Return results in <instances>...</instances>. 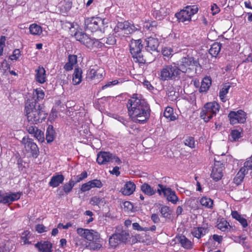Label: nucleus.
<instances>
[{
	"label": "nucleus",
	"mask_w": 252,
	"mask_h": 252,
	"mask_svg": "<svg viewBox=\"0 0 252 252\" xmlns=\"http://www.w3.org/2000/svg\"><path fill=\"white\" fill-rule=\"evenodd\" d=\"M128 115L136 123L144 124L149 119L151 110L148 103L141 98L140 95L134 94L127 104Z\"/></svg>",
	"instance_id": "nucleus-1"
},
{
	"label": "nucleus",
	"mask_w": 252,
	"mask_h": 252,
	"mask_svg": "<svg viewBox=\"0 0 252 252\" xmlns=\"http://www.w3.org/2000/svg\"><path fill=\"white\" fill-rule=\"evenodd\" d=\"M24 113L28 122L37 124L44 120L47 113L43 106L34 99H28L25 103Z\"/></svg>",
	"instance_id": "nucleus-2"
},
{
	"label": "nucleus",
	"mask_w": 252,
	"mask_h": 252,
	"mask_svg": "<svg viewBox=\"0 0 252 252\" xmlns=\"http://www.w3.org/2000/svg\"><path fill=\"white\" fill-rule=\"evenodd\" d=\"M129 48L134 62L144 64L150 63L154 60L153 56L151 53L141 51L143 45L140 39H132L129 44Z\"/></svg>",
	"instance_id": "nucleus-3"
},
{
	"label": "nucleus",
	"mask_w": 252,
	"mask_h": 252,
	"mask_svg": "<svg viewBox=\"0 0 252 252\" xmlns=\"http://www.w3.org/2000/svg\"><path fill=\"white\" fill-rule=\"evenodd\" d=\"M179 67L175 63L164 65L160 70L159 78L161 81L179 80L181 75Z\"/></svg>",
	"instance_id": "nucleus-4"
},
{
	"label": "nucleus",
	"mask_w": 252,
	"mask_h": 252,
	"mask_svg": "<svg viewBox=\"0 0 252 252\" xmlns=\"http://www.w3.org/2000/svg\"><path fill=\"white\" fill-rule=\"evenodd\" d=\"M220 108V105L217 102H208L203 107L200 114V117L205 122H207L216 116L219 111Z\"/></svg>",
	"instance_id": "nucleus-5"
},
{
	"label": "nucleus",
	"mask_w": 252,
	"mask_h": 252,
	"mask_svg": "<svg viewBox=\"0 0 252 252\" xmlns=\"http://www.w3.org/2000/svg\"><path fill=\"white\" fill-rule=\"evenodd\" d=\"M198 11L196 5H188L175 14L176 17L180 22H189L191 20V17Z\"/></svg>",
	"instance_id": "nucleus-6"
},
{
	"label": "nucleus",
	"mask_w": 252,
	"mask_h": 252,
	"mask_svg": "<svg viewBox=\"0 0 252 252\" xmlns=\"http://www.w3.org/2000/svg\"><path fill=\"white\" fill-rule=\"evenodd\" d=\"M77 40L79 41L88 48L93 46L96 47H102V44L98 40L92 39L87 34L81 32H77L74 34Z\"/></svg>",
	"instance_id": "nucleus-7"
},
{
	"label": "nucleus",
	"mask_w": 252,
	"mask_h": 252,
	"mask_svg": "<svg viewBox=\"0 0 252 252\" xmlns=\"http://www.w3.org/2000/svg\"><path fill=\"white\" fill-rule=\"evenodd\" d=\"M198 66H200L199 62L197 60H194L193 57L188 56L181 59L180 63L178 66L181 73L189 72L191 67Z\"/></svg>",
	"instance_id": "nucleus-8"
},
{
	"label": "nucleus",
	"mask_w": 252,
	"mask_h": 252,
	"mask_svg": "<svg viewBox=\"0 0 252 252\" xmlns=\"http://www.w3.org/2000/svg\"><path fill=\"white\" fill-rule=\"evenodd\" d=\"M97 162L99 164H105L108 162L120 164L122 162L116 155L107 152H100L97 154Z\"/></svg>",
	"instance_id": "nucleus-9"
},
{
	"label": "nucleus",
	"mask_w": 252,
	"mask_h": 252,
	"mask_svg": "<svg viewBox=\"0 0 252 252\" xmlns=\"http://www.w3.org/2000/svg\"><path fill=\"white\" fill-rule=\"evenodd\" d=\"M76 231L80 236L89 241H97L100 238L99 233L93 229L78 228Z\"/></svg>",
	"instance_id": "nucleus-10"
},
{
	"label": "nucleus",
	"mask_w": 252,
	"mask_h": 252,
	"mask_svg": "<svg viewBox=\"0 0 252 252\" xmlns=\"http://www.w3.org/2000/svg\"><path fill=\"white\" fill-rule=\"evenodd\" d=\"M21 196V192H3L0 191V203L9 205L18 200Z\"/></svg>",
	"instance_id": "nucleus-11"
},
{
	"label": "nucleus",
	"mask_w": 252,
	"mask_h": 252,
	"mask_svg": "<svg viewBox=\"0 0 252 252\" xmlns=\"http://www.w3.org/2000/svg\"><path fill=\"white\" fill-rule=\"evenodd\" d=\"M86 28L92 32L100 29L103 25V20L99 17H92L85 21Z\"/></svg>",
	"instance_id": "nucleus-12"
},
{
	"label": "nucleus",
	"mask_w": 252,
	"mask_h": 252,
	"mask_svg": "<svg viewBox=\"0 0 252 252\" xmlns=\"http://www.w3.org/2000/svg\"><path fill=\"white\" fill-rule=\"evenodd\" d=\"M104 71L102 68H98L97 67H90L87 75L86 78L89 80H94L98 82L103 77Z\"/></svg>",
	"instance_id": "nucleus-13"
},
{
	"label": "nucleus",
	"mask_w": 252,
	"mask_h": 252,
	"mask_svg": "<svg viewBox=\"0 0 252 252\" xmlns=\"http://www.w3.org/2000/svg\"><path fill=\"white\" fill-rule=\"evenodd\" d=\"M230 122L232 125L244 123L246 120V113L242 110L237 112L231 111L228 114Z\"/></svg>",
	"instance_id": "nucleus-14"
},
{
	"label": "nucleus",
	"mask_w": 252,
	"mask_h": 252,
	"mask_svg": "<svg viewBox=\"0 0 252 252\" xmlns=\"http://www.w3.org/2000/svg\"><path fill=\"white\" fill-rule=\"evenodd\" d=\"M22 143L25 146L26 150L32 154L33 156H36L38 151L36 144L31 139L24 137L22 139Z\"/></svg>",
	"instance_id": "nucleus-15"
},
{
	"label": "nucleus",
	"mask_w": 252,
	"mask_h": 252,
	"mask_svg": "<svg viewBox=\"0 0 252 252\" xmlns=\"http://www.w3.org/2000/svg\"><path fill=\"white\" fill-rule=\"evenodd\" d=\"M146 49L147 50L146 52L150 53V52L151 51H157L159 46V42L157 38L153 37H148L146 39Z\"/></svg>",
	"instance_id": "nucleus-16"
},
{
	"label": "nucleus",
	"mask_w": 252,
	"mask_h": 252,
	"mask_svg": "<svg viewBox=\"0 0 252 252\" xmlns=\"http://www.w3.org/2000/svg\"><path fill=\"white\" fill-rule=\"evenodd\" d=\"M176 239L181 246L186 250H191L193 248V244L190 240L184 235L177 236Z\"/></svg>",
	"instance_id": "nucleus-17"
},
{
	"label": "nucleus",
	"mask_w": 252,
	"mask_h": 252,
	"mask_svg": "<svg viewBox=\"0 0 252 252\" xmlns=\"http://www.w3.org/2000/svg\"><path fill=\"white\" fill-rule=\"evenodd\" d=\"M118 28L124 32L125 34H130L133 32L137 29L135 26L130 24L127 21L124 22H119Z\"/></svg>",
	"instance_id": "nucleus-18"
},
{
	"label": "nucleus",
	"mask_w": 252,
	"mask_h": 252,
	"mask_svg": "<svg viewBox=\"0 0 252 252\" xmlns=\"http://www.w3.org/2000/svg\"><path fill=\"white\" fill-rule=\"evenodd\" d=\"M220 163L218 162L216 163L212 169L211 176L215 181L220 180L223 176L222 168L220 167Z\"/></svg>",
	"instance_id": "nucleus-19"
},
{
	"label": "nucleus",
	"mask_w": 252,
	"mask_h": 252,
	"mask_svg": "<svg viewBox=\"0 0 252 252\" xmlns=\"http://www.w3.org/2000/svg\"><path fill=\"white\" fill-rule=\"evenodd\" d=\"M40 252H52V244L49 241H41L35 244Z\"/></svg>",
	"instance_id": "nucleus-20"
},
{
	"label": "nucleus",
	"mask_w": 252,
	"mask_h": 252,
	"mask_svg": "<svg viewBox=\"0 0 252 252\" xmlns=\"http://www.w3.org/2000/svg\"><path fill=\"white\" fill-rule=\"evenodd\" d=\"M164 196L166 197L167 200L175 204L179 200L178 197L176 195L175 191L169 188L164 190Z\"/></svg>",
	"instance_id": "nucleus-21"
},
{
	"label": "nucleus",
	"mask_w": 252,
	"mask_h": 252,
	"mask_svg": "<svg viewBox=\"0 0 252 252\" xmlns=\"http://www.w3.org/2000/svg\"><path fill=\"white\" fill-rule=\"evenodd\" d=\"M35 79L37 82L43 84L46 81V71L43 67L38 66L35 70Z\"/></svg>",
	"instance_id": "nucleus-22"
},
{
	"label": "nucleus",
	"mask_w": 252,
	"mask_h": 252,
	"mask_svg": "<svg viewBox=\"0 0 252 252\" xmlns=\"http://www.w3.org/2000/svg\"><path fill=\"white\" fill-rule=\"evenodd\" d=\"M135 189V184L131 182H128L125 184L124 187L122 189L121 191L123 194L129 195L133 192Z\"/></svg>",
	"instance_id": "nucleus-23"
},
{
	"label": "nucleus",
	"mask_w": 252,
	"mask_h": 252,
	"mask_svg": "<svg viewBox=\"0 0 252 252\" xmlns=\"http://www.w3.org/2000/svg\"><path fill=\"white\" fill-rule=\"evenodd\" d=\"M63 180L64 177L62 174H58L53 176L49 182V185L53 188L57 187L59 186L60 184H62Z\"/></svg>",
	"instance_id": "nucleus-24"
},
{
	"label": "nucleus",
	"mask_w": 252,
	"mask_h": 252,
	"mask_svg": "<svg viewBox=\"0 0 252 252\" xmlns=\"http://www.w3.org/2000/svg\"><path fill=\"white\" fill-rule=\"evenodd\" d=\"M209 231L208 229L205 227H199L194 228L191 233L193 236L198 239L205 235Z\"/></svg>",
	"instance_id": "nucleus-25"
},
{
	"label": "nucleus",
	"mask_w": 252,
	"mask_h": 252,
	"mask_svg": "<svg viewBox=\"0 0 252 252\" xmlns=\"http://www.w3.org/2000/svg\"><path fill=\"white\" fill-rule=\"evenodd\" d=\"M212 81L210 77H206L202 81L199 91L200 92H206L211 85Z\"/></svg>",
	"instance_id": "nucleus-26"
},
{
	"label": "nucleus",
	"mask_w": 252,
	"mask_h": 252,
	"mask_svg": "<svg viewBox=\"0 0 252 252\" xmlns=\"http://www.w3.org/2000/svg\"><path fill=\"white\" fill-rule=\"evenodd\" d=\"M231 215L232 218L238 221L244 227H246L248 226V223L246 219L239 214L237 211H232Z\"/></svg>",
	"instance_id": "nucleus-27"
},
{
	"label": "nucleus",
	"mask_w": 252,
	"mask_h": 252,
	"mask_svg": "<svg viewBox=\"0 0 252 252\" xmlns=\"http://www.w3.org/2000/svg\"><path fill=\"white\" fill-rule=\"evenodd\" d=\"M221 44L218 42L213 43L209 49V53L212 57H216L220 52Z\"/></svg>",
	"instance_id": "nucleus-28"
},
{
	"label": "nucleus",
	"mask_w": 252,
	"mask_h": 252,
	"mask_svg": "<svg viewBox=\"0 0 252 252\" xmlns=\"http://www.w3.org/2000/svg\"><path fill=\"white\" fill-rule=\"evenodd\" d=\"M82 70L79 68H76L73 74L72 81L74 85L79 84L82 81Z\"/></svg>",
	"instance_id": "nucleus-29"
},
{
	"label": "nucleus",
	"mask_w": 252,
	"mask_h": 252,
	"mask_svg": "<svg viewBox=\"0 0 252 252\" xmlns=\"http://www.w3.org/2000/svg\"><path fill=\"white\" fill-rule=\"evenodd\" d=\"M141 189L145 194L149 196H152L156 192V190L147 183H144L141 186Z\"/></svg>",
	"instance_id": "nucleus-30"
},
{
	"label": "nucleus",
	"mask_w": 252,
	"mask_h": 252,
	"mask_svg": "<svg viewBox=\"0 0 252 252\" xmlns=\"http://www.w3.org/2000/svg\"><path fill=\"white\" fill-rule=\"evenodd\" d=\"M247 173V171H246L244 168H241L234 179V183L237 185H239L243 181L245 175Z\"/></svg>",
	"instance_id": "nucleus-31"
},
{
	"label": "nucleus",
	"mask_w": 252,
	"mask_h": 252,
	"mask_svg": "<svg viewBox=\"0 0 252 252\" xmlns=\"http://www.w3.org/2000/svg\"><path fill=\"white\" fill-rule=\"evenodd\" d=\"M55 131L52 126H49L46 133V139L48 143L52 142L55 138Z\"/></svg>",
	"instance_id": "nucleus-32"
},
{
	"label": "nucleus",
	"mask_w": 252,
	"mask_h": 252,
	"mask_svg": "<svg viewBox=\"0 0 252 252\" xmlns=\"http://www.w3.org/2000/svg\"><path fill=\"white\" fill-rule=\"evenodd\" d=\"M163 116L170 121H174L177 119V116L173 113V109L170 107H167L163 113Z\"/></svg>",
	"instance_id": "nucleus-33"
},
{
	"label": "nucleus",
	"mask_w": 252,
	"mask_h": 252,
	"mask_svg": "<svg viewBox=\"0 0 252 252\" xmlns=\"http://www.w3.org/2000/svg\"><path fill=\"white\" fill-rule=\"evenodd\" d=\"M200 204L205 208L211 209L213 206V200L210 198L203 196L200 200Z\"/></svg>",
	"instance_id": "nucleus-34"
},
{
	"label": "nucleus",
	"mask_w": 252,
	"mask_h": 252,
	"mask_svg": "<svg viewBox=\"0 0 252 252\" xmlns=\"http://www.w3.org/2000/svg\"><path fill=\"white\" fill-rule=\"evenodd\" d=\"M230 85L228 84H224L220 89L219 93V96L222 102H225V95L228 93Z\"/></svg>",
	"instance_id": "nucleus-35"
},
{
	"label": "nucleus",
	"mask_w": 252,
	"mask_h": 252,
	"mask_svg": "<svg viewBox=\"0 0 252 252\" xmlns=\"http://www.w3.org/2000/svg\"><path fill=\"white\" fill-rule=\"evenodd\" d=\"M115 234L120 239L121 243H126L129 238V234L126 230H122L120 233H116Z\"/></svg>",
	"instance_id": "nucleus-36"
},
{
	"label": "nucleus",
	"mask_w": 252,
	"mask_h": 252,
	"mask_svg": "<svg viewBox=\"0 0 252 252\" xmlns=\"http://www.w3.org/2000/svg\"><path fill=\"white\" fill-rule=\"evenodd\" d=\"M44 97V93L42 90L40 89H37L33 91L32 94V97L31 99H34L36 100L37 103L38 101L42 99Z\"/></svg>",
	"instance_id": "nucleus-37"
},
{
	"label": "nucleus",
	"mask_w": 252,
	"mask_h": 252,
	"mask_svg": "<svg viewBox=\"0 0 252 252\" xmlns=\"http://www.w3.org/2000/svg\"><path fill=\"white\" fill-rule=\"evenodd\" d=\"M158 23L155 21H146L144 23L143 27L148 30L151 31H155L157 28Z\"/></svg>",
	"instance_id": "nucleus-38"
},
{
	"label": "nucleus",
	"mask_w": 252,
	"mask_h": 252,
	"mask_svg": "<svg viewBox=\"0 0 252 252\" xmlns=\"http://www.w3.org/2000/svg\"><path fill=\"white\" fill-rule=\"evenodd\" d=\"M90 204L92 205H104L105 204V200L104 198H101L96 196H94L91 198L90 201Z\"/></svg>",
	"instance_id": "nucleus-39"
},
{
	"label": "nucleus",
	"mask_w": 252,
	"mask_h": 252,
	"mask_svg": "<svg viewBox=\"0 0 252 252\" xmlns=\"http://www.w3.org/2000/svg\"><path fill=\"white\" fill-rule=\"evenodd\" d=\"M30 33L33 35H39L42 32V29L37 24H32L29 28Z\"/></svg>",
	"instance_id": "nucleus-40"
},
{
	"label": "nucleus",
	"mask_w": 252,
	"mask_h": 252,
	"mask_svg": "<svg viewBox=\"0 0 252 252\" xmlns=\"http://www.w3.org/2000/svg\"><path fill=\"white\" fill-rule=\"evenodd\" d=\"M109 242L110 246L112 248H116L119 244L121 243L120 239L115 234L110 237Z\"/></svg>",
	"instance_id": "nucleus-41"
},
{
	"label": "nucleus",
	"mask_w": 252,
	"mask_h": 252,
	"mask_svg": "<svg viewBox=\"0 0 252 252\" xmlns=\"http://www.w3.org/2000/svg\"><path fill=\"white\" fill-rule=\"evenodd\" d=\"M75 184L76 183L74 182V180L71 179L68 183H67L64 185L63 187V191L66 193H69L71 191Z\"/></svg>",
	"instance_id": "nucleus-42"
},
{
	"label": "nucleus",
	"mask_w": 252,
	"mask_h": 252,
	"mask_svg": "<svg viewBox=\"0 0 252 252\" xmlns=\"http://www.w3.org/2000/svg\"><path fill=\"white\" fill-rule=\"evenodd\" d=\"M102 41H100L101 43H103V44H102V45H104V42L107 44V45H114L115 43H116V39L115 38V37L111 35H110L108 36V37H107L106 39H101Z\"/></svg>",
	"instance_id": "nucleus-43"
},
{
	"label": "nucleus",
	"mask_w": 252,
	"mask_h": 252,
	"mask_svg": "<svg viewBox=\"0 0 252 252\" xmlns=\"http://www.w3.org/2000/svg\"><path fill=\"white\" fill-rule=\"evenodd\" d=\"M100 244L96 242H90L87 245L86 248L90 250H98L101 248Z\"/></svg>",
	"instance_id": "nucleus-44"
},
{
	"label": "nucleus",
	"mask_w": 252,
	"mask_h": 252,
	"mask_svg": "<svg viewBox=\"0 0 252 252\" xmlns=\"http://www.w3.org/2000/svg\"><path fill=\"white\" fill-rule=\"evenodd\" d=\"M229 225V223L227 222L226 220H223L222 221H220L217 224V227L220 230L222 231H225L227 228L228 226Z\"/></svg>",
	"instance_id": "nucleus-45"
},
{
	"label": "nucleus",
	"mask_w": 252,
	"mask_h": 252,
	"mask_svg": "<svg viewBox=\"0 0 252 252\" xmlns=\"http://www.w3.org/2000/svg\"><path fill=\"white\" fill-rule=\"evenodd\" d=\"M185 145L190 147V148H194L195 147V143L194 138L191 136L188 137L184 141Z\"/></svg>",
	"instance_id": "nucleus-46"
},
{
	"label": "nucleus",
	"mask_w": 252,
	"mask_h": 252,
	"mask_svg": "<svg viewBox=\"0 0 252 252\" xmlns=\"http://www.w3.org/2000/svg\"><path fill=\"white\" fill-rule=\"evenodd\" d=\"M11 246L12 244L10 242H6L0 247V252H10V249Z\"/></svg>",
	"instance_id": "nucleus-47"
},
{
	"label": "nucleus",
	"mask_w": 252,
	"mask_h": 252,
	"mask_svg": "<svg viewBox=\"0 0 252 252\" xmlns=\"http://www.w3.org/2000/svg\"><path fill=\"white\" fill-rule=\"evenodd\" d=\"M242 167L247 172L249 170H252V156L244 163V166Z\"/></svg>",
	"instance_id": "nucleus-48"
},
{
	"label": "nucleus",
	"mask_w": 252,
	"mask_h": 252,
	"mask_svg": "<svg viewBox=\"0 0 252 252\" xmlns=\"http://www.w3.org/2000/svg\"><path fill=\"white\" fill-rule=\"evenodd\" d=\"M87 176H88L87 172L85 171H83L81 174H80L76 177H74V179H73L74 180V182H75V183H77L78 182H80L84 179L87 178Z\"/></svg>",
	"instance_id": "nucleus-49"
},
{
	"label": "nucleus",
	"mask_w": 252,
	"mask_h": 252,
	"mask_svg": "<svg viewBox=\"0 0 252 252\" xmlns=\"http://www.w3.org/2000/svg\"><path fill=\"white\" fill-rule=\"evenodd\" d=\"M30 232L28 230L24 231L21 235V238L23 241L24 244H29V242L28 241L30 238Z\"/></svg>",
	"instance_id": "nucleus-50"
},
{
	"label": "nucleus",
	"mask_w": 252,
	"mask_h": 252,
	"mask_svg": "<svg viewBox=\"0 0 252 252\" xmlns=\"http://www.w3.org/2000/svg\"><path fill=\"white\" fill-rule=\"evenodd\" d=\"M33 136L35 137L39 141L42 142L44 140V133L40 130L37 129L33 134Z\"/></svg>",
	"instance_id": "nucleus-51"
},
{
	"label": "nucleus",
	"mask_w": 252,
	"mask_h": 252,
	"mask_svg": "<svg viewBox=\"0 0 252 252\" xmlns=\"http://www.w3.org/2000/svg\"><path fill=\"white\" fill-rule=\"evenodd\" d=\"M91 186H92V188H100L102 186V184L100 180L94 179L92 181H89Z\"/></svg>",
	"instance_id": "nucleus-52"
},
{
	"label": "nucleus",
	"mask_w": 252,
	"mask_h": 252,
	"mask_svg": "<svg viewBox=\"0 0 252 252\" xmlns=\"http://www.w3.org/2000/svg\"><path fill=\"white\" fill-rule=\"evenodd\" d=\"M6 38L4 36H1L0 38V56L3 54V48L5 47Z\"/></svg>",
	"instance_id": "nucleus-53"
},
{
	"label": "nucleus",
	"mask_w": 252,
	"mask_h": 252,
	"mask_svg": "<svg viewBox=\"0 0 252 252\" xmlns=\"http://www.w3.org/2000/svg\"><path fill=\"white\" fill-rule=\"evenodd\" d=\"M169 211V208L166 206L162 207L160 210V213L163 217H168L170 215Z\"/></svg>",
	"instance_id": "nucleus-54"
},
{
	"label": "nucleus",
	"mask_w": 252,
	"mask_h": 252,
	"mask_svg": "<svg viewBox=\"0 0 252 252\" xmlns=\"http://www.w3.org/2000/svg\"><path fill=\"white\" fill-rule=\"evenodd\" d=\"M21 55V52L19 49H15L13 52V54L10 56L11 60H17Z\"/></svg>",
	"instance_id": "nucleus-55"
},
{
	"label": "nucleus",
	"mask_w": 252,
	"mask_h": 252,
	"mask_svg": "<svg viewBox=\"0 0 252 252\" xmlns=\"http://www.w3.org/2000/svg\"><path fill=\"white\" fill-rule=\"evenodd\" d=\"M132 227L134 230L138 231H148L149 230L148 228H143L138 223L134 222L132 223Z\"/></svg>",
	"instance_id": "nucleus-56"
},
{
	"label": "nucleus",
	"mask_w": 252,
	"mask_h": 252,
	"mask_svg": "<svg viewBox=\"0 0 252 252\" xmlns=\"http://www.w3.org/2000/svg\"><path fill=\"white\" fill-rule=\"evenodd\" d=\"M162 52L164 56L168 57L172 55L173 53V50L170 47H165L162 50Z\"/></svg>",
	"instance_id": "nucleus-57"
},
{
	"label": "nucleus",
	"mask_w": 252,
	"mask_h": 252,
	"mask_svg": "<svg viewBox=\"0 0 252 252\" xmlns=\"http://www.w3.org/2000/svg\"><path fill=\"white\" fill-rule=\"evenodd\" d=\"M92 188V186H91L90 182H88L82 185V187L81 188V190L82 192H85L86 191L89 190Z\"/></svg>",
	"instance_id": "nucleus-58"
},
{
	"label": "nucleus",
	"mask_w": 252,
	"mask_h": 252,
	"mask_svg": "<svg viewBox=\"0 0 252 252\" xmlns=\"http://www.w3.org/2000/svg\"><path fill=\"white\" fill-rule=\"evenodd\" d=\"M26 128H27V130L28 131V132L30 134H32L33 135L34 134V133L35 132V131H37V129H38L37 127H36L34 126H30V125L27 126Z\"/></svg>",
	"instance_id": "nucleus-59"
},
{
	"label": "nucleus",
	"mask_w": 252,
	"mask_h": 252,
	"mask_svg": "<svg viewBox=\"0 0 252 252\" xmlns=\"http://www.w3.org/2000/svg\"><path fill=\"white\" fill-rule=\"evenodd\" d=\"M231 136L233 140H236L241 137V133L237 130H233L231 132Z\"/></svg>",
	"instance_id": "nucleus-60"
},
{
	"label": "nucleus",
	"mask_w": 252,
	"mask_h": 252,
	"mask_svg": "<svg viewBox=\"0 0 252 252\" xmlns=\"http://www.w3.org/2000/svg\"><path fill=\"white\" fill-rule=\"evenodd\" d=\"M36 230L38 233H42L47 231L46 227L42 224H38L36 225Z\"/></svg>",
	"instance_id": "nucleus-61"
},
{
	"label": "nucleus",
	"mask_w": 252,
	"mask_h": 252,
	"mask_svg": "<svg viewBox=\"0 0 252 252\" xmlns=\"http://www.w3.org/2000/svg\"><path fill=\"white\" fill-rule=\"evenodd\" d=\"M118 83H119V82L117 80H115L112 81H109L105 85H104L102 87V89L104 90L107 87H109L112 85H115Z\"/></svg>",
	"instance_id": "nucleus-62"
},
{
	"label": "nucleus",
	"mask_w": 252,
	"mask_h": 252,
	"mask_svg": "<svg viewBox=\"0 0 252 252\" xmlns=\"http://www.w3.org/2000/svg\"><path fill=\"white\" fill-rule=\"evenodd\" d=\"M68 62L74 65L77 63V56L76 55H69L68 56Z\"/></svg>",
	"instance_id": "nucleus-63"
},
{
	"label": "nucleus",
	"mask_w": 252,
	"mask_h": 252,
	"mask_svg": "<svg viewBox=\"0 0 252 252\" xmlns=\"http://www.w3.org/2000/svg\"><path fill=\"white\" fill-rule=\"evenodd\" d=\"M74 241L76 246H80L83 245V243L84 242V240L79 237H76L74 238Z\"/></svg>",
	"instance_id": "nucleus-64"
}]
</instances>
